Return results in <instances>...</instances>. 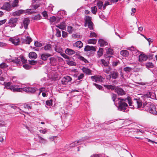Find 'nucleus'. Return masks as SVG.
<instances>
[{"instance_id": "12", "label": "nucleus", "mask_w": 157, "mask_h": 157, "mask_svg": "<svg viewBox=\"0 0 157 157\" xmlns=\"http://www.w3.org/2000/svg\"><path fill=\"white\" fill-rule=\"evenodd\" d=\"M118 75L119 74L117 72L113 71L110 72V74L109 76L110 78V79L111 78L114 79H116L118 77Z\"/></svg>"}, {"instance_id": "6", "label": "nucleus", "mask_w": 157, "mask_h": 157, "mask_svg": "<svg viewBox=\"0 0 157 157\" xmlns=\"http://www.w3.org/2000/svg\"><path fill=\"white\" fill-rule=\"evenodd\" d=\"M36 88H33L30 87H26L23 88V90L28 93H34L36 91Z\"/></svg>"}, {"instance_id": "1", "label": "nucleus", "mask_w": 157, "mask_h": 157, "mask_svg": "<svg viewBox=\"0 0 157 157\" xmlns=\"http://www.w3.org/2000/svg\"><path fill=\"white\" fill-rule=\"evenodd\" d=\"M119 101L118 103V108L119 110L124 112H126L128 110V104L125 102L127 100L129 105L131 107L132 106V101L131 98L128 96L126 98H117Z\"/></svg>"}, {"instance_id": "8", "label": "nucleus", "mask_w": 157, "mask_h": 157, "mask_svg": "<svg viewBox=\"0 0 157 157\" xmlns=\"http://www.w3.org/2000/svg\"><path fill=\"white\" fill-rule=\"evenodd\" d=\"M91 78L93 81L96 82H102L104 79V78L102 76L99 75L92 76Z\"/></svg>"}, {"instance_id": "64", "label": "nucleus", "mask_w": 157, "mask_h": 157, "mask_svg": "<svg viewBox=\"0 0 157 157\" xmlns=\"http://www.w3.org/2000/svg\"><path fill=\"white\" fill-rule=\"evenodd\" d=\"M62 36L63 38H65L67 36V34L66 32L64 31H62Z\"/></svg>"}, {"instance_id": "4", "label": "nucleus", "mask_w": 157, "mask_h": 157, "mask_svg": "<svg viewBox=\"0 0 157 157\" xmlns=\"http://www.w3.org/2000/svg\"><path fill=\"white\" fill-rule=\"evenodd\" d=\"M17 19L15 18H11L8 23V26L11 27H14L17 24Z\"/></svg>"}, {"instance_id": "41", "label": "nucleus", "mask_w": 157, "mask_h": 157, "mask_svg": "<svg viewBox=\"0 0 157 157\" xmlns=\"http://www.w3.org/2000/svg\"><path fill=\"white\" fill-rule=\"evenodd\" d=\"M18 0H14L12 4V6L13 7L18 6Z\"/></svg>"}, {"instance_id": "34", "label": "nucleus", "mask_w": 157, "mask_h": 157, "mask_svg": "<svg viewBox=\"0 0 157 157\" xmlns=\"http://www.w3.org/2000/svg\"><path fill=\"white\" fill-rule=\"evenodd\" d=\"M97 41V40L94 39H91L88 40H87L88 44H95Z\"/></svg>"}, {"instance_id": "7", "label": "nucleus", "mask_w": 157, "mask_h": 157, "mask_svg": "<svg viewBox=\"0 0 157 157\" xmlns=\"http://www.w3.org/2000/svg\"><path fill=\"white\" fill-rule=\"evenodd\" d=\"M72 80V78L69 76H66L63 77L62 79V83L64 85L67 84L68 82L71 81Z\"/></svg>"}, {"instance_id": "55", "label": "nucleus", "mask_w": 157, "mask_h": 157, "mask_svg": "<svg viewBox=\"0 0 157 157\" xmlns=\"http://www.w3.org/2000/svg\"><path fill=\"white\" fill-rule=\"evenodd\" d=\"M41 18V16L39 14H38L36 16H35L34 17V19L36 20H38L40 19Z\"/></svg>"}, {"instance_id": "32", "label": "nucleus", "mask_w": 157, "mask_h": 157, "mask_svg": "<svg viewBox=\"0 0 157 157\" xmlns=\"http://www.w3.org/2000/svg\"><path fill=\"white\" fill-rule=\"evenodd\" d=\"M121 55L124 56H127L129 55L128 52L126 50H123L121 51Z\"/></svg>"}, {"instance_id": "3", "label": "nucleus", "mask_w": 157, "mask_h": 157, "mask_svg": "<svg viewBox=\"0 0 157 157\" xmlns=\"http://www.w3.org/2000/svg\"><path fill=\"white\" fill-rule=\"evenodd\" d=\"M30 20L28 18H24L21 22V26L20 27V28L22 29L24 27L25 29H27Z\"/></svg>"}, {"instance_id": "49", "label": "nucleus", "mask_w": 157, "mask_h": 157, "mask_svg": "<svg viewBox=\"0 0 157 157\" xmlns=\"http://www.w3.org/2000/svg\"><path fill=\"white\" fill-rule=\"evenodd\" d=\"M8 66L6 63H2L0 64V68H5Z\"/></svg>"}, {"instance_id": "19", "label": "nucleus", "mask_w": 157, "mask_h": 157, "mask_svg": "<svg viewBox=\"0 0 157 157\" xmlns=\"http://www.w3.org/2000/svg\"><path fill=\"white\" fill-rule=\"evenodd\" d=\"M51 56V55L49 53H44L41 55V59L44 61L46 60L48 58Z\"/></svg>"}, {"instance_id": "47", "label": "nucleus", "mask_w": 157, "mask_h": 157, "mask_svg": "<svg viewBox=\"0 0 157 157\" xmlns=\"http://www.w3.org/2000/svg\"><path fill=\"white\" fill-rule=\"evenodd\" d=\"M56 36L58 37H60L61 36V31L58 29H56Z\"/></svg>"}, {"instance_id": "33", "label": "nucleus", "mask_w": 157, "mask_h": 157, "mask_svg": "<svg viewBox=\"0 0 157 157\" xmlns=\"http://www.w3.org/2000/svg\"><path fill=\"white\" fill-rule=\"evenodd\" d=\"M31 38L29 36H27L26 38L24 40L23 42L26 44H29L32 41Z\"/></svg>"}, {"instance_id": "37", "label": "nucleus", "mask_w": 157, "mask_h": 157, "mask_svg": "<svg viewBox=\"0 0 157 157\" xmlns=\"http://www.w3.org/2000/svg\"><path fill=\"white\" fill-rule=\"evenodd\" d=\"M56 26L62 30H64L65 29L66 27V26L63 24L58 25H56Z\"/></svg>"}, {"instance_id": "30", "label": "nucleus", "mask_w": 157, "mask_h": 157, "mask_svg": "<svg viewBox=\"0 0 157 157\" xmlns=\"http://www.w3.org/2000/svg\"><path fill=\"white\" fill-rule=\"evenodd\" d=\"M38 140L41 143L44 144H45L47 142V140L42 137H41L40 136H38Z\"/></svg>"}, {"instance_id": "10", "label": "nucleus", "mask_w": 157, "mask_h": 157, "mask_svg": "<svg viewBox=\"0 0 157 157\" xmlns=\"http://www.w3.org/2000/svg\"><path fill=\"white\" fill-rule=\"evenodd\" d=\"M151 107L149 108V111H147V112L152 113L154 115L157 114V112L156 110V107L153 103L151 105Z\"/></svg>"}, {"instance_id": "59", "label": "nucleus", "mask_w": 157, "mask_h": 157, "mask_svg": "<svg viewBox=\"0 0 157 157\" xmlns=\"http://www.w3.org/2000/svg\"><path fill=\"white\" fill-rule=\"evenodd\" d=\"M93 84L96 86L97 88L99 90H101L103 88L102 86L100 85H98L95 83H94Z\"/></svg>"}, {"instance_id": "60", "label": "nucleus", "mask_w": 157, "mask_h": 157, "mask_svg": "<svg viewBox=\"0 0 157 157\" xmlns=\"http://www.w3.org/2000/svg\"><path fill=\"white\" fill-rule=\"evenodd\" d=\"M67 31L70 33H71L73 32V28L71 26H68L67 27Z\"/></svg>"}, {"instance_id": "39", "label": "nucleus", "mask_w": 157, "mask_h": 157, "mask_svg": "<svg viewBox=\"0 0 157 157\" xmlns=\"http://www.w3.org/2000/svg\"><path fill=\"white\" fill-rule=\"evenodd\" d=\"M105 49L106 50L108 49L106 52L107 54H110L111 55H112L113 54V49L110 48H107Z\"/></svg>"}, {"instance_id": "24", "label": "nucleus", "mask_w": 157, "mask_h": 157, "mask_svg": "<svg viewBox=\"0 0 157 157\" xmlns=\"http://www.w3.org/2000/svg\"><path fill=\"white\" fill-rule=\"evenodd\" d=\"M82 70L86 74L89 75H91V71L88 68L83 67Z\"/></svg>"}, {"instance_id": "29", "label": "nucleus", "mask_w": 157, "mask_h": 157, "mask_svg": "<svg viewBox=\"0 0 157 157\" xmlns=\"http://www.w3.org/2000/svg\"><path fill=\"white\" fill-rule=\"evenodd\" d=\"M44 49L46 51H51L52 50V45L49 44H47L44 47Z\"/></svg>"}, {"instance_id": "62", "label": "nucleus", "mask_w": 157, "mask_h": 157, "mask_svg": "<svg viewBox=\"0 0 157 157\" xmlns=\"http://www.w3.org/2000/svg\"><path fill=\"white\" fill-rule=\"evenodd\" d=\"M29 63L31 65H34L36 64L37 62L36 61H35L34 60H32L29 61Z\"/></svg>"}, {"instance_id": "48", "label": "nucleus", "mask_w": 157, "mask_h": 157, "mask_svg": "<svg viewBox=\"0 0 157 157\" xmlns=\"http://www.w3.org/2000/svg\"><path fill=\"white\" fill-rule=\"evenodd\" d=\"M55 49L57 52L59 53H61L62 51V48H61L58 47H56L55 48Z\"/></svg>"}, {"instance_id": "46", "label": "nucleus", "mask_w": 157, "mask_h": 157, "mask_svg": "<svg viewBox=\"0 0 157 157\" xmlns=\"http://www.w3.org/2000/svg\"><path fill=\"white\" fill-rule=\"evenodd\" d=\"M46 104L47 105L49 106H51L52 105V99L46 101Z\"/></svg>"}, {"instance_id": "22", "label": "nucleus", "mask_w": 157, "mask_h": 157, "mask_svg": "<svg viewBox=\"0 0 157 157\" xmlns=\"http://www.w3.org/2000/svg\"><path fill=\"white\" fill-rule=\"evenodd\" d=\"M82 142V140L81 139H80L78 141H75L71 144H70V147H74L75 146H76L77 145H79V144H81Z\"/></svg>"}, {"instance_id": "18", "label": "nucleus", "mask_w": 157, "mask_h": 157, "mask_svg": "<svg viewBox=\"0 0 157 157\" xmlns=\"http://www.w3.org/2000/svg\"><path fill=\"white\" fill-rule=\"evenodd\" d=\"M132 104H133V105H132V106L131 107V108L134 107L135 106V105L136 104L137 105V107L138 108L142 106V103L140 101H138L136 99H134V101L132 102Z\"/></svg>"}, {"instance_id": "56", "label": "nucleus", "mask_w": 157, "mask_h": 157, "mask_svg": "<svg viewBox=\"0 0 157 157\" xmlns=\"http://www.w3.org/2000/svg\"><path fill=\"white\" fill-rule=\"evenodd\" d=\"M103 48H100L98 51V55L99 56H101L103 54Z\"/></svg>"}, {"instance_id": "20", "label": "nucleus", "mask_w": 157, "mask_h": 157, "mask_svg": "<svg viewBox=\"0 0 157 157\" xmlns=\"http://www.w3.org/2000/svg\"><path fill=\"white\" fill-rule=\"evenodd\" d=\"M128 49L129 50L132 51V53L133 55H137L139 53L137 49H136V48L133 47H129L128 48Z\"/></svg>"}, {"instance_id": "9", "label": "nucleus", "mask_w": 157, "mask_h": 157, "mask_svg": "<svg viewBox=\"0 0 157 157\" xmlns=\"http://www.w3.org/2000/svg\"><path fill=\"white\" fill-rule=\"evenodd\" d=\"M151 107L149 108V111H147V112L152 113L154 115L157 114V112L156 110V107L153 103L151 105Z\"/></svg>"}, {"instance_id": "35", "label": "nucleus", "mask_w": 157, "mask_h": 157, "mask_svg": "<svg viewBox=\"0 0 157 157\" xmlns=\"http://www.w3.org/2000/svg\"><path fill=\"white\" fill-rule=\"evenodd\" d=\"M11 62H13V63H16L17 64H21V61L20 59H18L17 58H15L14 59H13L11 61Z\"/></svg>"}, {"instance_id": "38", "label": "nucleus", "mask_w": 157, "mask_h": 157, "mask_svg": "<svg viewBox=\"0 0 157 157\" xmlns=\"http://www.w3.org/2000/svg\"><path fill=\"white\" fill-rule=\"evenodd\" d=\"M132 70V68L128 67H127L124 68V70L127 73L130 72Z\"/></svg>"}, {"instance_id": "54", "label": "nucleus", "mask_w": 157, "mask_h": 157, "mask_svg": "<svg viewBox=\"0 0 157 157\" xmlns=\"http://www.w3.org/2000/svg\"><path fill=\"white\" fill-rule=\"evenodd\" d=\"M102 154H95L92 155L90 157H102Z\"/></svg>"}, {"instance_id": "53", "label": "nucleus", "mask_w": 157, "mask_h": 157, "mask_svg": "<svg viewBox=\"0 0 157 157\" xmlns=\"http://www.w3.org/2000/svg\"><path fill=\"white\" fill-rule=\"evenodd\" d=\"M35 46L36 47H40L42 46V44L38 41H36L34 43Z\"/></svg>"}, {"instance_id": "2", "label": "nucleus", "mask_w": 157, "mask_h": 157, "mask_svg": "<svg viewBox=\"0 0 157 157\" xmlns=\"http://www.w3.org/2000/svg\"><path fill=\"white\" fill-rule=\"evenodd\" d=\"M85 23L84 26H88V28L90 29H93L94 25L91 21V17L88 16H86L84 18Z\"/></svg>"}, {"instance_id": "31", "label": "nucleus", "mask_w": 157, "mask_h": 157, "mask_svg": "<svg viewBox=\"0 0 157 157\" xmlns=\"http://www.w3.org/2000/svg\"><path fill=\"white\" fill-rule=\"evenodd\" d=\"M104 86L108 89H111L112 90H116V86L111 85H104Z\"/></svg>"}, {"instance_id": "26", "label": "nucleus", "mask_w": 157, "mask_h": 157, "mask_svg": "<svg viewBox=\"0 0 157 157\" xmlns=\"http://www.w3.org/2000/svg\"><path fill=\"white\" fill-rule=\"evenodd\" d=\"M29 57L30 59H35L37 57L36 54L34 52H31L29 53Z\"/></svg>"}, {"instance_id": "51", "label": "nucleus", "mask_w": 157, "mask_h": 157, "mask_svg": "<svg viewBox=\"0 0 157 157\" xmlns=\"http://www.w3.org/2000/svg\"><path fill=\"white\" fill-rule=\"evenodd\" d=\"M101 62L102 64L105 66L106 67L108 66V63L107 62H106L105 60L104 59H101Z\"/></svg>"}, {"instance_id": "27", "label": "nucleus", "mask_w": 157, "mask_h": 157, "mask_svg": "<svg viewBox=\"0 0 157 157\" xmlns=\"http://www.w3.org/2000/svg\"><path fill=\"white\" fill-rule=\"evenodd\" d=\"M65 53L66 54L69 55H71L75 54V52L74 51L69 48H67L65 51Z\"/></svg>"}, {"instance_id": "16", "label": "nucleus", "mask_w": 157, "mask_h": 157, "mask_svg": "<svg viewBox=\"0 0 157 157\" xmlns=\"http://www.w3.org/2000/svg\"><path fill=\"white\" fill-rule=\"evenodd\" d=\"M115 90V92L119 95L122 96L126 94V93L121 88H117L116 87V90Z\"/></svg>"}, {"instance_id": "14", "label": "nucleus", "mask_w": 157, "mask_h": 157, "mask_svg": "<svg viewBox=\"0 0 157 157\" xmlns=\"http://www.w3.org/2000/svg\"><path fill=\"white\" fill-rule=\"evenodd\" d=\"M10 90L13 91L15 92H22L23 90V88L18 87L17 85L12 86L10 88Z\"/></svg>"}, {"instance_id": "63", "label": "nucleus", "mask_w": 157, "mask_h": 157, "mask_svg": "<svg viewBox=\"0 0 157 157\" xmlns=\"http://www.w3.org/2000/svg\"><path fill=\"white\" fill-rule=\"evenodd\" d=\"M23 67L26 69H29L31 68V66L28 64H25L23 65Z\"/></svg>"}, {"instance_id": "58", "label": "nucleus", "mask_w": 157, "mask_h": 157, "mask_svg": "<svg viewBox=\"0 0 157 157\" xmlns=\"http://www.w3.org/2000/svg\"><path fill=\"white\" fill-rule=\"evenodd\" d=\"M97 36V34L95 33L92 32H91L90 33V37H96Z\"/></svg>"}, {"instance_id": "36", "label": "nucleus", "mask_w": 157, "mask_h": 157, "mask_svg": "<svg viewBox=\"0 0 157 157\" xmlns=\"http://www.w3.org/2000/svg\"><path fill=\"white\" fill-rule=\"evenodd\" d=\"M97 5L99 9H101L103 6V2L99 0L97 3Z\"/></svg>"}, {"instance_id": "52", "label": "nucleus", "mask_w": 157, "mask_h": 157, "mask_svg": "<svg viewBox=\"0 0 157 157\" xmlns=\"http://www.w3.org/2000/svg\"><path fill=\"white\" fill-rule=\"evenodd\" d=\"M110 4V2L109 1H105V4H104V5H103V6H102L103 10H104L105 9L106 6H107L108 5H109Z\"/></svg>"}, {"instance_id": "50", "label": "nucleus", "mask_w": 157, "mask_h": 157, "mask_svg": "<svg viewBox=\"0 0 157 157\" xmlns=\"http://www.w3.org/2000/svg\"><path fill=\"white\" fill-rule=\"evenodd\" d=\"M50 63L51 64H53L56 61V59L54 57H51L49 59Z\"/></svg>"}, {"instance_id": "23", "label": "nucleus", "mask_w": 157, "mask_h": 157, "mask_svg": "<svg viewBox=\"0 0 157 157\" xmlns=\"http://www.w3.org/2000/svg\"><path fill=\"white\" fill-rule=\"evenodd\" d=\"M25 11V10H20L13 12L12 13V15L14 16H19L21 14L24 13V12Z\"/></svg>"}, {"instance_id": "45", "label": "nucleus", "mask_w": 157, "mask_h": 157, "mask_svg": "<svg viewBox=\"0 0 157 157\" xmlns=\"http://www.w3.org/2000/svg\"><path fill=\"white\" fill-rule=\"evenodd\" d=\"M111 96L113 101L114 102V103H115V100L117 97V95L116 94H111Z\"/></svg>"}, {"instance_id": "17", "label": "nucleus", "mask_w": 157, "mask_h": 157, "mask_svg": "<svg viewBox=\"0 0 157 157\" xmlns=\"http://www.w3.org/2000/svg\"><path fill=\"white\" fill-rule=\"evenodd\" d=\"M147 56L144 54H141L139 56V60L140 62L145 61L147 60Z\"/></svg>"}, {"instance_id": "15", "label": "nucleus", "mask_w": 157, "mask_h": 157, "mask_svg": "<svg viewBox=\"0 0 157 157\" xmlns=\"http://www.w3.org/2000/svg\"><path fill=\"white\" fill-rule=\"evenodd\" d=\"M11 7L10 5L8 2H6L4 3L3 6L1 7V9L9 11L10 10Z\"/></svg>"}, {"instance_id": "13", "label": "nucleus", "mask_w": 157, "mask_h": 157, "mask_svg": "<svg viewBox=\"0 0 157 157\" xmlns=\"http://www.w3.org/2000/svg\"><path fill=\"white\" fill-rule=\"evenodd\" d=\"M151 102H145L143 103L142 105V108L144 110L147 111H149V108L151 107Z\"/></svg>"}, {"instance_id": "40", "label": "nucleus", "mask_w": 157, "mask_h": 157, "mask_svg": "<svg viewBox=\"0 0 157 157\" xmlns=\"http://www.w3.org/2000/svg\"><path fill=\"white\" fill-rule=\"evenodd\" d=\"M146 66L147 68H152L153 67V64L150 62H147L146 63Z\"/></svg>"}, {"instance_id": "5", "label": "nucleus", "mask_w": 157, "mask_h": 157, "mask_svg": "<svg viewBox=\"0 0 157 157\" xmlns=\"http://www.w3.org/2000/svg\"><path fill=\"white\" fill-rule=\"evenodd\" d=\"M39 6V5L37 4L31 7V8L28 9L26 10H25V11L24 12V13H27L29 14H32L34 12V11H33V10H36Z\"/></svg>"}, {"instance_id": "57", "label": "nucleus", "mask_w": 157, "mask_h": 157, "mask_svg": "<svg viewBox=\"0 0 157 157\" xmlns=\"http://www.w3.org/2000/svg\"><path fill=\"white\" fill-rule=\"evenodd\" d=\"M79 59L83 61L85 63H87L88 62V61L86 59L82 56H80Z\"/></svg>"}, {"instance_id": "61", "label": "nucleus", "mask_w": 157, "mask_h": 157, "mask_svg": "<svg viewBox=\"0 0 157 157\" xmlns=\"http://www.w3.org/2000/svg\"><path fill=\"white\" fill-rule=\"evenodd\" d=\"M20 58L21 59L20 60L23 63H25L26 62L27 60L25 59V58L23 56H21Z\"/></svg>"}, {"instance_id": "21", "label": "nucleus", "mask_w": 157, "mask_h": 157, "mask_svg": "<svg viewBox=\"0 0 157 157\" xmlns=\"http://www.w3.org/2000/svg\"><path fill=\"white\" fill-rule=\"evenodd\" d=\"M85 51H95L96 49L93 46H90L89 45H86L84 48Z\"/></svg>"}, {"instance_id": "25", "label": "nucleus", "mask_w": 157, "mask_h": 157, "mask_svg": "<svg viewBox=\"0 0 157 157\" xmlns=\"http://www.w3.org/2000/svg\"><path fill=\"white\" fill-rule=\"evenodd\" d=\"M98 42L101 47H103L105 45H107L108 43L107 42L104 40L102 39H99Z\"/></svg>"}, {"instance_id": "28", "label": "nucleus", "mask_w": 157, "mask_h": 157, "mask_svg": "<svg viewBox=\"0 0 157 157\" xmlns=\"http://www.w3.org/2000/svg\"><path fill=\"white\" fill-rule=\"evenodd\" d=\"M74 46L76 47L81 48L82 47L83 44L81 41H78L74 44Z\"/></svg>"}, {"instance_id": "42", "label": "nucleus", "mask_w": 157, "mask_h": 157, "mask_svg": "<svg viewBox=\"0 0 157 157\" xmlns=\"http://www.w3.org/2000/svg\"><path fill=\"white\" fill-rule=\"evenodd\" d=\"M91 11L92 13L94 14H95L97 11V8L96 7V6L92 7L91 8Z\"/></svg>"}, {"instance_id": "44", "label": "nucleus", "mask_w": 157, "mask_h": 157, "mask_svg": "<svg viewBox=\"0 0 157 157\" xmlns=\"http://www.w3.org/2000/svg\"><path fill=\"white\" fill-rule=\"evenodd\" d=\"M105 68H104V71L107 74L109 73V72L111 70L110 68L108 66L105 67Z\"/></svg>"}, {"instance_id": "43", "label": "nucleus", "mask_w": 157, "mask_h": 157, "mask_svg": "<svg viewBox=\"0 0 157 157\" xmlns=\"http://www.w3.org/2000/svg\"><path fill=\"white\" fill-rule=\"evenodd\" d=\"M11 83L10 82L6 83L5 84V87L7 89H9L10 90V88L11 87Z\"/></svg>"}, {"instance_id": "11", "label": "nucleus", "mask_w": 157, "mask_h": 157, "mask_svg": "<svg viewBox=\"0 0 157 157\" xmlns=\"http://www.w3.org/2000/svg\"><path fill=\"white\" fill-rule=\"evenodd\" d=\"M9 40L15 45H19L20 43V41L19 38L18 37H16L13 38H10Z\"/></svg>"}]
</instances>
